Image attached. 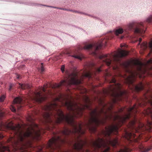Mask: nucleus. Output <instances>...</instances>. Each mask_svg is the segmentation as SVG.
<instances>
[{"label": "nucleus", "mask_w": 152, "mask_h": 152, "mask_svg": "<svg viewBox=\"0 0 152 152\" xmlns=\"http://www.w3.org/2000/svg\"><path fill=\"white\" fill-rule=\"evenodd\" d=\"M148 47L150 50V52L148 55L149 56L150 54L152 53V40L149 42Z\"/></svg>", "instance_id": "nucleus-21"}, {"label": "nucleus", "mask_w": 152, "mask_h": 152, "mask_svg": "<svg viewBox=\"0 0 152 152\" xmlns=\"http://www.w3.org/2000/svg\"><path fill=\"white\" fill-rule=\"evenodd\" d=\"M107 43V40L104 39L102 41L98 42L95 44L93 45L91 44H89L85 45L83 48L79 47L78 50L80 49L89 50L93 48L94 50V53L96 54V51L100 49L102 46L105 45Z\"/></svg>", "instance_id": "nucleus-8"}, {"label": "nucleus", "mask_w": 152, "mask_h": 152, "mask_svg": "<svg viewBox=\"0 0 152 152\" xmlns=\"http://www.w3.org/2000/svg\"><path fill=\"white\" fill-rule=\"evenodd\" d=\"M137 122V119L135 116H134V120L130 121L129 124H130L131 127L133 128H135L134 125Z\"/></svg>", "instance_id": "nucleus-18"}, {"label": "nucleus", "mask_w": 152, "mask_h": 152, "mask_svg": "<svg viewBox=\"0 0 152 152\" xmlns=\"http://www.w3.org/2000/svg\"><path fill=\"white\" fill-rule=\"evenodd\" d=\"M3 136L2 135L0 134V139L3 138Z\"/></svg>", "instance_id": "nucleus-33"}, {"label": "nucleus", "mask_w": 152, "mask_h": 152, "mask_svg": "<svg viewBox=\"0 0 152 152\" xmlns=\"http://www.w3.org/2000/svg\"><path fill=\"white\" fill-rule=\"evenodd\" d=\"M123 31V30L122 28H119L116 30L115 31V34L116 35H118L119 34L122 33Z\"/></svg>", "instance_id": "nucleus-20"}, {"label": "nucleus", "mask_w": 152, "mask_h": 152, "mask_svg": "<svg viewBox=\"0 0 152 152\" xmlns=\"http://www.w3.org/2000/svg\"><path fill=\"white\" fill-rule=\"evenodd\" d=\"M5 98V96L4 95H2L1 97H0V102H2L4 101V100Z\"/></svg>", "instance_id": "nucleus-24"}, {"label": "nucleus", "mask_w": 152, "mask_h": 152, "mask_svg": "<svg viewBox=\"0 0 152 152\" xmlns=\"http://www.w3.org/2000/svg\"><path fill=\"white\" fill-rule=\"evenodd\" d=\"M57 99H58V100H59V99H58V98H57Z\"/></svg>", "instance_id": "nucleus-38"}, {"label": "nucleus", "mask_w": 152, "mask_h": 152, "mask_svg": "<svg viewBox=\"0 0 152 152\" xmlns=\"http://www.w3.org/2000/svg\"><path fill=\"white\" fill-rule=\"evenodd\" d=\"M150 68H151V69H152V67H151Z\"/></svg>", "instance_id": "nucleus-39"}, {"label": "nucleus", "mask_w": 152, "mask_h": 152, "mask_svg": "<svg viewBox=\"0 0 152 152\" xmlns=\"http://www.w3.org/2000/svg\"><path fill=\"white\" fill-rule=\"evenodd\" d=\"M90 66L92 67H93L94 68V71L93 72H92L91 71H86L85 72V73L83 74V75L86 77L91 78L93 74H95L96 72L99 73L101 72L102 70L101 69V67L102 65L100 67H97L95 66V65L93 63H91L90 64Z\"/></svg>", "instance_id": "nucleus-10"}, {"label": "nucleus", "mask_w": 152, "mask_h": 152, "mask_svg": "<svg viewBox=\"0 0 152 152\" xmlns=\"http://www.w3.org/2000/svg\"><path fill=\"white\" fill-rule=\"evenodd\" d=\"M123 38V36H122V37H121V39H122Z\"/></svg>", "instance_id": "nucleus-34"}, {"label": "nucleus", "mask_w": 152, "mask_h": 152, "mask_svg": "<svg viewBox=\"0 0 152 152\" xmlns=\"http://www.w3.org/2000/svg\"><path fill=\"white\" fill-rule=\"evenodd\" d=\"M81 83V80L78 78L77 72H73L68 75L65 79L61 81L59 84H54L52 87L53 88H57L61 86H67L72 84L78 85Z\"/></svg>", "instance_id": "nucleus-6"}, {"label": "nucleus", "mask_w": 152, "mask_h": 152, "mask_svg": "<svg viewBox=\"0 0 152 152\" xmlns=\"http://www.w3.org/2000/svg\"><path fill=\"white\" fill-rule=\"evenodd\" d=\"M152 64V58L144 64L137 60L133 62H126L123 63L124 68L128 70L129 67L134 66L136 68V71H130V75L127 77L126 82L129 85H131L132 88H130L132 90H135L139 92L144 89V86L142 82H140L137 85L134 84L136 77L139 73H144L146 72L148 66Z\"/></svg>", "instance_id": "nucleus-3"}, {"label": "nucleus", "mask_w": 152, "mask_h": 152, "mask_svg": "<svg viewBox=\"0 0 152 152\" xmlns=\"http://www.w3.org/2000/svg\"><path fill=\"white\" fill-rule=\"evenodd\" d=\"M144 23H140L137 24L136 27L135 29L134 32L137 33L142 34L144 33L145 31L144 30Z\"/></svg>", "instance_id": "nucleus-11"}, {"label": "nucleus", "mask_w": 152, "mask_h": 152, "mask_svg": "<svg viewBox=\"0 0 152 152\" xmlns=\"http://www.w3.org/2000/svg\"><path fill=\"white\" fill-rule=\"evenodd\" d=\"M113 69H115V68L114 67H113Z\"/></svg>", "instance_id": "nucleus-35"}, {"label": "nucleus", "mask_w": 152, "mask_h": 152, "mask_svg": "<svg viewBox=\"0 0 152 152\" xmlns=\"http://www.w3.org/2000/svg\"><path fill=\"white\" fill-rule=\"evenodd\" d=\"M142 40V39L141 38H139V45H140V42H141Z\"/></svg>", "instance_id": "nucleus-30"}, {"label": "nucleus", "mask_w": 152, "mask_h": 152, "mask_svg": "<svg viewBox=\"0 0 152 152\" xmlns=\"http://www.w3.org/2000/svg\"><path fill=\"white\" fill-rule=\"evenodd\" d=\"M64 65H62L61 67V70L63 72L64 71Z\"/></svg>", "instance_id": "nucleus-26"}, {"label": "nucleus", "mask_w": 152, "mask_h": 152, "mask_svg": "<svg viewBox=\"0 0 152 152\" xmlns=\"http://www.w3.org/2000/svg\"><path fill=\"white\" fill-rule=\"evenodd\" d=\"M19 85H20V87L22 89H24L26 88H30V86L28 84H21L19 83Z\"/></svg>", "instance_id": "nucleus-17"}, {"label": "nucleus", "mask_w": 152, "mask_h": 152, "mask_svg": "<svg viewBox=\"0 0 152 152\" xmlns=\"http://www.w3.org/2000/svg\"><path fill=\"white\" fill-rule=\"evenodd\" d=\"M35 114H36V115L37 114V112H35Z\"/></svg>", "instance_id": "nucleus-36"}, {"label": "nucleus", "mask_w": 152, "mask_h": 152, "mask_svg": "<svg viewBox=\"0 0 152 152\" xmlns=\"http://www.w3.org/2000/svg\"><path fill=\"white\" fill-rule=\"evenodd\" d=\"M13 85L12 84H10L9 88V91H10L11 90V89L12 87H13Z\"/></svg>", "instance_id": "nucleus-27"}, {"label": "nucleus", "mask_w": 152, "mask_h": 152, "mask_svg": "<svg viewBox=\"0 0 152 152\" xmlns=\"http://www.w3.org/2000/svg\"><path fill=\"white\" fill-rule=\"evenodd\" d=\"M28 120L32 124L26 131L19 124L12 125L10 127L14 132V136L10 137L8 141L12 144L14 151L28 152V148L31 146L28 137L38 139L40 136L41 130L38 125L34 123V119L29 116Z\"/></svg>", "instance_id": "nucleus-2"}, {"label": "nucleus", "mask_w": 152, "mask_h": 152, "mask_svg": "<svg viewBox=\"0 0 152 152\" xmlns=\"http://www.w3.org/2000/svg\"><path fill=\"white\" fill-rule=\"evenodd\" d=\"M13 104L10 107L12 111L15 112L16 109L20 110L22 107V99L19 97H16L14 99Z\"/></svg>", "instance_id": "nucleus-9"}, {"label": "nucleus", "mask_w": 152, "mask_h": 152, "mask_svg": "<svg viewBox=\"0 0 152 152\" xmlns=\"http://www.w3.org/2000/svg\"><path fill=\"white\" fill-rule=\"evenodd\" d=\"M139 148L140 151L142 152H147L152 148V146H149L146 148L142 145L139 146Z\"/></svg>", "instance_id": "nucleus-14"}, {"label": "nucleus", "mask_w": 152, "mask_h": 152, "mask_svg": "<svg viewBox=\"0 0 152 152\" xmlns=\"http://www.w3.org/2000/svg\"><path fill=\"white\" fill-rule=\"evenodd\" d=\"M10 152V151L9 150V148L8 147L4 146H0V152Z\"/></svg>", "instance_id": "nucleus-16"}, {"label": "nucleus", "mask_w": 152, "mask_h": 152, "mask_svg": "<svg viewBox=\"0 0 152 152\" xmlns=\"http://www.w3.org/2000/svg\"><path fill=\"white\" fill-rule=\"evenodd\" d=\"M121 47H123V46H122V45H121Z\"/></svg>", "instance_id": "nucleus-37"}, {"label": "nucleus", "mask_w": 152, "mask_h": 152, "mask_svg": "<svg viewBox=\"0 0 152 152\" xmlns=\"http://www.w3.org/2000/svg\"><path fill=\"white\" fill-rule=\"evenodd\" d=\"M42 147H41L39 149L38 151V152H42Z\"/></svg>", "instance_id": "nucleus-28"}, {"label": "nucleus", "mask_w": 152, "mask_h": 152, "mask_svg": "<svg viewBox=\"0 0 152 152\" xmlns=\"http://www.w3.org/2000/svg\"><path fill=\"white\" fill-rule=\"evenodd\" d=\"M66 54L69 56H72L75 58L80 60H81L82 57V54L78 50L74 51L73 53V54L72 55H71L70 53L69 52H66Z\"/></svg>", "instance_id": "nucleus-13"}, {"label": "nucleus", "mask_w": 152, "mask_h": 152, "mask_svg": "<svg viewBox=\"0 0 152 152\" xmlns=\"http://www.w3.org/2000/svg\"><path fill=\"white\" fill-rule=\"evenodd\" d=\"M113 84L111 85L108 90L106 91L107 94L110 95L114 98V102H115L116 100H122L124 98L127 97L128 92L126 90H121V86L119 83H116V80L113 77L110 81Z\"/></svg>", "instance_id": "nucleus-4"}, {"label": "nucleus", "mask_w": 152, "mask_h": 152, "mask_svg": "<svg viewBox=\"0 0 152 152\" xmlns=\"http://www.w3.org/2000/svg\"><path fill=\"white\" fill-rule=\"evenodd\" d=\"M59 9H61V10H67V11L69 10V11H70L71 12H73L78 13H79L82 14V12H79L76 11V10H68L67 9H64V8L62 9V8H59Z\"/></svg>", "instance_id": "nucleus-22"}, {"label": "nucleus", "mask_w": 152, "mask_h": 152, "mask_svg": "<svg viewBox=\"0 0 152 152\" xmlns=\"http://www.w3.org/2000/svg\"><path fill=\"white\" fill-rule=\"evenodd\" d=\"M135 25L134 23H130L128 26V29L129 30H132Z\"/></svg>", "instance_id": "nucleus-23"}, {"label": "nucleus", "mask_w": 152, "mask_h": 152, "mask_svg": "<svg viewBox=\"0 0 152 152\" xmlns=\"http://www.w3.org/2000/svg\"><path fill=\"white\" fill-rule=\"evenodd\" d=\"M16 77L17 79H19L20 78V76L19 75H17Z\"/></svg>", "instance_id": "nucleus-31"}, {"label": "nucleus", "mask_w": 152, "mask_h": 152, "mask_svg": "<svg viewBox=\"0 0 152 152\" xmlns=\"http://www.w3.org/2000/svg\"><path fill=\"white\" fill-rule=\"evenodd\" d=\"M140 47L142 49L145 50L148 47V43L146 42H143L140 45Z\"/></svg>", "instance_id": "nucleus-19"}, {"label": "nucleus", "mask_w": 152, "mask_h": 152, "mask_svg": "<svg viewBox=\"0 0 152 152\" xmlns=\"http://www.w3.org/2000/svg\"><path fill=\"white\" fill-rule=\"evenodd\" d=\"M128 53V52L126 50H120L118 52H115L112 54H101L99 56V58L100 61L103 63L105 64L108 66H110L111 64L112 58H113L115 62L119 63L121 61V58L127 56Z\"/></svg>", "instance_id": "nucleus-5"}, {"label": "nucleus", "mask_w": 152, "mask_h": 152, "mask_svg": "<svg viewBox=\"0 0 152 152\" xmlns=\"http://www.w3.org/2000/svg\"><path fill=\"white\" fill-rule=\"evenodd\" d=\"M43 63H41V65H42V66H41V73L43 72L44 71V68H43Z\"/></svg>", "instance_id": "nucleus-25"}, {"label": "nucleus", "mask_w": 152, "mask_h": 152, "mask_svg": "<svg viewBox=\"0 0 152 152\" xmlns=\"http://www.w3.org/2000/svg\"><path fill=\"white\" fill-rule=\"evenodd\" d=\"M48 87L47 84L44 85L43 87H41L39 89L38 92H33L31 95V99L34 101L39 103H41L43 101L46 100L47 97L45 94H43L42 91L45 92L46 89Z\"/></svg>", "instance_id": "nucleus-7"}, {"label": "nucleus", "mask_w": 152, "mask_h": 152, "mask_svg": "<svg viewBox=\"0 0 152 152\" xmlns=\"http://www.w3.org/2000/svg\"><path fill=\"white\" fill-rule=\"evenodd\" d=\"M83 115H43L42 124L46 126V129L50 130L54 127L55 124L65 122L70 125L72 130L64 127L60 131V135H55L49 140L46 146V148L50 152L60 149L61 144H67L72 147L76 152H109L110 145L113 147L119 145L118 139L115 138L111 140V134L113 132L118 133V128L124 124L126 120L131 117V115H117L113 116V115H90L88 122L86 124L87 127L92 132L96 131V127L100 124L103 125L107 119H111L113 118L114 121L117 120L115 124H113L105 127V130L101 132L104 137L108 138L105 140L98 137L96 140H92L88 142L85 139L81 138V136L85 134V131L82 129V124L77 123L74 120L75 118H78ZM131 149L127 146H124L123 149L118 152H130ZM63 152H70L69 151Z\"/></svg>", "instance_id": "nucleus-1"}, {"label": "nucleus", "mask_w": 152, "mask_h": 152, "mask_svg": "<svg viewBox=\"0 0 152 152\" xmlns=\"http://www.w3.org/2000/svg\"><path fill=\"white\" fill-rule=\"evenodd\" d=\"M124 109L123 108H121L119 110V112H123L124 111Z\"/></svg>", "instance_id": "nucleus-29"}, {"label": "nucleus", "mask_w": 152, "mask_h": 152, "mask_svg": "<svg viewBox=\"0 0 152 152\" xmlns=\"http://www.w3.org/2000/svg\"><path fill=\"white\" fill-rule=\"evenodd\" d=\"M139 124L137 129H136V132H139L140 131H144V130L146 129V127L145 125L142 123H141L139 122Z\"/></svg>", "instance_id": "nucleus-15"}, {"label": "nucleus", "mask_w": 152, "mask_h": 152, "mask_svg": "<svg viewBox=\"0 0 152 152\" xmlns=\"http://www.w3.org/2000/svg\"><path fill=\"white\" fill-rule=\"evenodd\" d=\"M106 75L107 76H109V75H110V74L108 72H107L106 73Z\"/></svg>", "instance_id": "nucleus-32"}, {"label": "nucleus", "mask_w": 152, "mask_h": 152, "mask_svg": "<svg viewBox=\"0 0 152 152\" xmlns=\"http://www.w3.org/2000/svg\"><path fill=\"white\" fill-rule=\"evenodd\" d=\"M125 137L128 141L130 142L137 141L135 138V135L134 134L126 132Z\"/></svg>", "instance_id": "nucleus-12"}]
</instances>
